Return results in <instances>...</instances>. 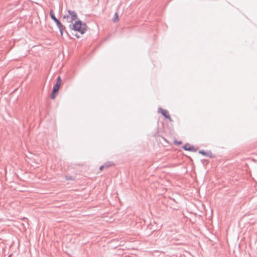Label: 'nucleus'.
<instances>
[{"label": "nucleus", "instance_id": "f257e3e1", "mask_svg": "<svg viewBox=\"0 0 257 257\" xmlns=\"http://www.w3.org/2000/svg\"><path fill=\"white\" fill-rule=\"evenodd\" d=\"M73 29L82 34H84L87 30L86 25L80 20L76 21L73 25Z\"/></svg>", "mask_w": 257, "mask_h": 257}, {"label": "nucleus", "instance_id": "f03ea898", "mask_svg": "<svg viewBox=\"0 0 257 257\" xmlns=\"http://www.w3.org/2000/svg\"><path fill=\"white\" fill-rule=\"evenodd\" d=\"M68 15L64 16V18L68 20H70L69 22L72 23L73 21L76 20L77 18V15L74 11L68 10Z\"/></svg>", "mask_w": 257, "mask_h": 257}, {"label": "nucleus", "instance_id": "7ed1b4c3", "mask_svg": "<svg viewBox=\"0 0 257 257\" xmlns=\"http://www.w3.org/2000/svg\"><path fill=\"white\" fill-rule=\"evenodd\" d=\"M61 84V79L60 77H58L57 78V82L56 84L54 85L53 88V91L54 92H57L60 88V85Z\"/></svg>", "mask_w": 257, "mask_h": 257}, {"label": "nucleus", "instance_id": "20e7f679", "mask_svg": "<svg viewBox=\"0 0 257 257\" xmlns=\"http://www.w3.org/2000/svg\"><path fill=\"white\" fill-rule=\"evenodd\" d=\"M159 112L162 113L163 115H164L166 118L169 119L170 120H172L171 118V116L167 110L160 109L159 110Z\"/></svg>", "mask_w": 257, "mask_h": 257}, {"label": "nucleus", "instance_id": "39448f33", "mask_svg": "<svg viewBox=\"0 0 257 257\" xmlns=\"http://www.w3.org/2000/svg\"><path fill=\"white\" fill-rule=\"evenodd\" d=\"M184 150L186 151H192L193 150V147L189 145H186L183 147Z\"/></svg>", "mask_w": 257, "mask_h": 257}, {"label": "nucleus", "instance_id": "423d86ee", "mask_svg": "<svg viewBox=\"0 0 257 257\" xmlns=\"http://www.w3.org/2000/svg\"><path fill=\"white\" fill-rule=\"evenodd\" d=\"M114 23H116L119 21V17L117 13H115L112 19Z\"/></svg>", "mask_w": 257, "mask_h": 257}, {"label": "nucleus", "instance_id": "0eeeda50", "mask_svg": "<svg viewBox=\"0 0 257 257\" xmlns=\"http://www.w3.org/2000/svg\"><path fill=\"white\" fill-rule=\"evenodd\" d=\"M50 16H51V18L54 21L56 19H57V18L55 17L54 13H53V11H50Z\"/></svg>", "mask_w": 257, "mask_h": 257}, {"label": "nucleus", "instance_id": "6e6552de", "mask_svg": "<svg viewBox=\"0 0 257 257\" xmlns=\"http://www.w3.org/2000/svg\"><path fill=\"white\" fill-rule=\"evenodd\" d=\"M57 25L58 26V27L60 29H61V28L62 27V25L61 24V23L60 22H59V23L57 24ZM60 31H61V35H62L63 33H62V30H61Z\"/></svg>", "mask_w": 257, "mask_h": 257}, {"label": "nucleus", "instance_id": "1a4fd4ad", "mask_svg": "<svg viewBox=\"0 0 257 257\" xmlns=\"http://www.w3.org/2000/svg\"><path fill=\"white\" fill-rule=\"evenodd\" d=\"M65 179L67 180H73L74 179V178H73V177H72L71 176H66Z\"/></svg>", "mask_w": 257, "mask_h": 257}, {"label": "nucleus", "instance_id": "9d476101", "mask_svg": "<svg viewBox=\"0 0 257 257\" xmlns=\"http://www.w3.org/2000/svg\"><path fill=\"white\" fill-rule=\"evenodd\" d=\"M56 93H57V92H54L53 91V92H52V94H51V98H52V99H54V98H55V97H56Z\"/></svg>", "mask_w": 257, "mask_h": 257}, {"label": "nucleus", "instance_id": "9b49d317", "mask_svg": "<svg viewBox=\"0 0 257 257\" xmlns=\"http://www.w3.org/2000/svg\"><path fill=\"white\" fill-rule=\"evenodd\" d=\"M109 166V165H106V166H103H103H100V168H99V170H100V171H102V170L103 169V168H104V167H108Z\"/></svg>", "mask_w": 257, "mask_h": 257}, {"label": "nucleus", "instance_id": "f8f14e48", "mask_svg": "<svg viewBox=\"0 0 257 257\" xmlns=\"http://www.w3.org/2000/svg\"><path fill=\"white\" fill-rule=\"evenodd\" d=\"M54 21L55 22V23H56V24L59 23V22H60V21H59L57 19H56L55 20H54Z\"/></svg>", "mask_w": 257, "mask_h": 257}, {"label": "nucleus", "instance_id": "ddd939ff", "mask_svg": "<svg viewBox=\"0 0 257 257\" xmlns=\"http://www.w3.org/2000/svg\"><path fill=\"white\" fill-rule=\"evenodd\" d=\"M200 153L201 154H203V155H204V154H204V152H200Z\"/></svg>", "mask_w": 257, "mask_h": 257}, {"label": "nucleus", "instance_id": "4468645a", "mask_svg": "<svg viewBox=\"0 0 257 257\" xmlns=\"http://www.w3.org/2000/svg\"><path fill=\"white\" fill-rule=\"evenodd\" d=\"M181 142H178V144H181Z\"/></svg>", "mask_w": 257, "mask_h": 257}, {"label": "nucleus", "instance_id": "2eb2a0df", "mask_svg": "<svg viewBox=\"0 0 257 257\" xmlns=\"http://www.w3.org/2000/svg\"><path fill=\"white\" fill-rule=\"evenodd\" d=\"M16 91V89H14L13 92H15Z\"/></svg>", "mask_w": 257, "mask_h": 257}, {"label": "nucleus", "instance_id": "dca6fc26", "mask_svg": "<svg viewBox=\"0 0 257 257\" xmlns=\"http://www.w3.org/2000/svg\"><path fill=\"white\" fill-rule=\"evenodd\" d=\"M11 255H12L11 254L9 255V257H11Z\"/></svg>", "mask_w": 257, "mask_h": 257}]
</instances>
